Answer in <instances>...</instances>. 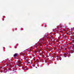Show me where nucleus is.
Listing matches in <instances>:
<instances>
[{"label": "nucleus", "instance_id": "f257e3e1", "mask_svg": "<svg viewBox=\"0 0 74 74\" xmlns=\"http://www.w3.org/2000/svg\"><path fill=\"white\" fill-rule=\"evenodd\" d=\"M71 45H72V46H73V47H74V44H73V43H70Z\"/></svg>", "mask_w": 74, "mask_h": 74}, {"label": "nucleus", "instance_id": "423d86ee", "mask_svg": "<svg viewBox=\"0 0 74 74\" xmlns=\"http://www.w3.org/2000/svg\"><path fill=\"white\" fill-rule=\"evenodd\" d=\"M60 30V28H59L58 30Z\"/></svg>", "mask_w": 74, "mask_h": 74}, {"label": "nucleus", "instance_id": "f03ea898", "mask_svg": "<svg viewBox=\"0 0 74 74\" xmlns=\"http://www.w3.org/2000/svg\"><path fill=\"white\" fill-rule=\"evenodd\" d=\"M14 56L15 57V56H17V54L16 53H15L14 55Z\"/></svg>", "mask_w": 74, "mask_h": 74}, {"label": "nucleus", "instance_id": "0eeeda50", "mask_svg": "<svg viewBox=\"0 0 74 74\" xmlns=\"http://www.w3.org/2000/svg\"><path fill=\"white\" fill-rule=\"evenodd\" d=\"M18 66L19 67H21V66H20L19 65H18Z\"/></svg>", "mask_w": 74, "mask_h": 74}, {"label": "nucleus", "instance_id": "20e7f679", "mask_svg": "<svg viewBox=\"0 0 74 74\" xmlns=\"http://www.w3.org/2000/svg\"><path fill=\"white\" fill-rule=\"evenodd\" d=\"M22 69H23V70H26V68H25V69H23L22 68Z\"/></svg>", "mask_w": 74, "mask_h": 74}, {"label": "nucleus", "instance_id": "39448f33", "mask_svg": "<svg viewBox=\"0 0 74 74\" xmlns=\"http://www.w3.org/2000/svg\"><path fill=\"white\" fill-rule=\"evenodd\" d=\"M59 60H62V58H60L59 59Z\"/></svg>", "mask_w": 74, "mask_h": 74}, {"label": "nucleus", "instance_id": "7ed1b4c3", "mask_svg": "<svg viewBox=\"0 0 74 74\" xmlns=\"http://www.w3.org/2000/svg\"><path fill=\"white\" fill-rule=\"evenodd\" d=\"M18 63H19L20 64H21V62H18Z\"/></svg>", "mask_w": 74, "mask_h": 74}]
</instances>
